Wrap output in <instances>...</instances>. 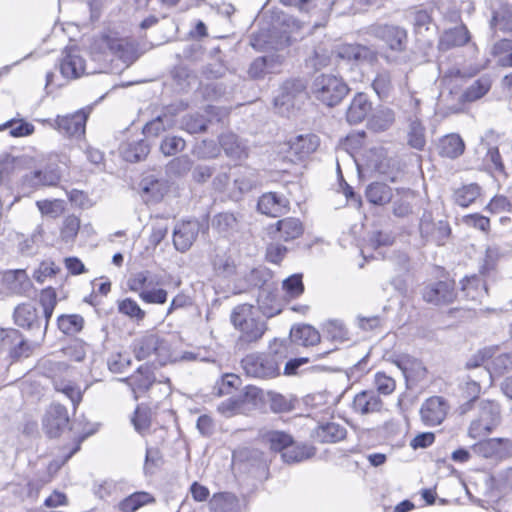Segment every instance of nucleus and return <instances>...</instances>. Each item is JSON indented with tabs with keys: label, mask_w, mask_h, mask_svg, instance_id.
<instances>
[{
	"label": "nucleus",
	"mask_w": 512,
	"mask_h": 512,
	"mask_svg": "<svg viewBox=\"0 0 512 512\" xmlns=\"http://www.w3.org/2000/svg\"><path fill=\"white\" fill-rule=\"evenodd\" d=\"M60 73L68 80L78 79L85 74V60L77 54L76 49L65 51L60 62Z\"/></svg>",
	"instance_id": "22"
},
{
	"label": "nucleus",
	"mask_w": 512,
	"mask_h": 512,
	"mask_svg": "<svg viewBox=\"0 0 512 512\" xmlns=\"http://www.w3.org/2000/svg\"><path fill=\"white\" fill-rule=\"evenodd\" d=\"M154 498L147 492H135L120 501L118 507L122 512H135L145 504L151 503Z\"/></svg>",
	"instance_id": "51"
},
{
	"label": "nucleus",
	"mask_w": 512,
	"mask_h": 512,
	"mask_svg": "<svg viewBox=\"0 0 512 512\" xmlns=\"http://www.w3.org/2000/svg\"><path fill=\"white\" fill-rule=\"evenodd\" d=\"M477 409V418L470 423L468 429V435L473 439L491 433L501 423V410L497 402L480 400Z\"/></svg>",
	"instance_id": "5"
},
{
	"label": "nucleus",
	"mask_w": 512,
	"mask_h": 512,
	"mask_svg": "<svg viewBox=\"0 0 512 512\" xmlns=\"http://www.w3.org/2000/svg\"><path fill=\"white\" fill-rule=\"evenodd\" d=\"M121 381L127 383L135 394L143 393L152 386L155 381V376L151 367L145 364L139 366L133 375L123 378Z\"/></svg>",
	"instance_id": "30"
},
{
	"label": "nucleus",
	"mask_w": 512,
	"mask_h": 512,
	"mask_svg": "<svg viewBox=\"0 0 512 512\" xmlns=\"http://www.w3.org/2000/svg\"><path fill=\"white\" fill-rule=\"evenodd\" d=\"M273 278V272L265 267L258 266L253 268L249 273L245 276V282L249 287L258 288L259 290L270 285V281Z\"/></svg>",
	"instance_id": "48"
},
{
	"label": "nucleus",
	"mask_w": 512,
	"mask_h": 512,
	"mask_svg": "<svg viewBox=\"0 0 512 512\" xmlns=\"http://www.w3.org/2000/svg\"><path fill=\"white\" fill-rule=\"evenodd\" d=\"M42 425L49 438L59 437L69 426L67 408L59 403L51 404L45 413Z\"/></svg>",
	"instance_id": "13"
},
{
	"label": "nucleus",
	"mask_w": 512,
	"mask_h": 512,
	"mask_svg": "<svg viewBox=\"0 0 512 512\" xmlns=\"http://www.w3.org/2000/svg\"><path fill=\"white\" fill-rule=\"evenodd\" d=\"M381 399L376 391L364 390L354 396V412L363 415L377 412L381 409Z\"/></svg>",
	"instance_id": "33"
},
{
	"label": "nucleus",
	"mask_w": 512,
	"mask_h": 512,
	"mask_svg": "<svg viewBox=\"0 0 512 512\" xmlns=\"http://www.w3.org/2000/svg\"><path fill=\"white\" fill-rule=\"evenodd\" d=\"M40 304L43 309V318L42 319V330L47 332L49 321L53 315L54 309L57 305V294L56 291L52 287L45 288L41 291L40 294Z\"/></svg>",
	"instance_id": "45"
},
{
	"label": "nucleus",
	"mask_w": 512,
	"mask_h": 512,
	"mask_svg": "<svg viewBox=\"0 0 512 512\" xmlns=\"http://www.w3.org/2000/svg\"><path fill=\"white\" fill-rule=\"evenodd\" d=\"M164 284L165 281L162 275L152 273L149 270H143L132 274L127 282L129 290L137 293L138 297L140 296V293L145 291L147 288L162 286Z\"/></svg>",
	"instance_id": "25"
},
{
	"label": "nucleus",
	"mask_w": 512,
	"mask_h": 512,
	"mask_svg": "<svg viewBox=\"0 0 512 512\" xmlns=\"http://www.w3.org/2000/svg\"><path fill=\"white\" fill-rule=\"evenodd\" d=\"M211 264L218 277L228 279L236 274V263L227 252L216 253L212 258Z\"/></svg>",
	"instance_id": "40"
},
{
	"label": "nucleus",
	"mask_w": 512,
	"mask_h": 512,
	"mask_svg": "<svg viewBox=\"0 0 512 512\" xmlns=\"http://www.w3.org/2000/svg\"><path fill=\"white\" fill-rule=\"evenodd\" d=\"M230 321L239 332L237 345L240 347L257 343L268 329L267 322L259 315L258 309L248 303L234 307Z\"/></svg>",
	"instance_id": "1"
},
{
	"label": "nucleus",
	"mask_w": 512,
	"mask_h": 512,
	"mask_svg": "<svg viewBox=\"0 0 512 512\" xmlns=\"http://www.w3.org/2000/svg\"><path fill=\"white\" fill-rule=\"evenodd\" d=\"M2 283L14 295H28L33 284L24 269L7 270L3 273Z\"/></svg>",
	"instance_id": "19"
},
{
	"label": "nucleus",
	"mask_w": 512,
	"mask_h": 512,
	"mask_svg": "<svg viewBox=\"0 0 512 512\" xmlns=\"http://www.w3.org/2000/svg\"><path fill=\"white\" fill-rule=\"evenodd\" d=\"M315 448L313 446L296 443L294 440L292 444L283 451L282 459L285 463L293 464L299 463L312 458L315 455Z\"/></svg>",
	"instance_id": "38"
},
{
	"label": "nucleus",
	"mask_w": 512,
	"mask_h": 512,
	"mask_svg": "<svg viewBox=\"0 0 512 512\" xmlns=\"http://www.w3.org/2000/svg\"><path fill=\"white\" fill-rule=\"evenodd\" d=\"M186 147L185 140L180 136L167 135L165 136L160 144V151L165 156H174L179 152H182Z\"/></svg>",
	"instance_id": "62"
},
{
	"label": "nucleus",
	"mask_w": 512,
	"mask_h": 512,
	"mask_svg": "<svg viewBox=\"0 0 512 512\" xmlns=\"http://www.w3.org/2000/svg\"><path fill=\"white\" fill-rule=\"evenodd\" d=\"M284 349H272L267 352H253L241 360V367L248 377L272 379L280 375V365L285 358Z\"/></svg>",
	"instance_id": "2"
},
{
	"label": "nucleus",
	"mask_w": 512,
	"mask_h": 512,
	"mask_svg": "<svg viewBox=\"0 0 512 512\" xmlns=\"http://www.w3.org/2000/svg\"><path fill=\"white\" fill-rule=\"evenodd\" d=\"M205 114L206 116L199 112H194L184 115L180 121L181 129L188 132L189 134L205 132L208 128V124L211 123L214 119L216 121L221 120L224 111L220 107L207 105L205 108Z\"/></svg>",
	"instance_id": "11"
},
{
	"label": "nucleus",
	"mask_w": 512,
	"mask_h": 512,
	"mask_svg": "<svg viewBox=\"0 0 512 512\" xmlns=\"http://www.w3.org/2000/svg\"><path fill=\"white\" fill-rule=\"evenodd\" d=\"M491 55L496 58L498 66L503 68L512 67L510 64H506V59L509 55H512V40L502 38L496 41L491 48Z\"/></svg>",
	"instance_id": "54"
},
{
	"label": "nucleus",
	"mask_w": 512,
	"mask_h": 512,
	"mask_svg": "<svg viewBox=\"0 0 512 512\" xmlns=\"http://www.w3.org/2000/svg\"><path fill=\"white\" fill-rule=\"evenodd\" d=\"M377 35L385 41L390 49L395 51H402L407 44V32L405 29L394 26L384 25L377 29Z\"/></svg>",
	"instance_id": "28"
},
{
	"label": "nucleus",
	"mask_w": 512,
	"mask_h": 512,
	"mask_svg": "<svg viewBox=\"0 0 512 512\" xmlns=\"http://www.w3.org/2000/svg\"><path fill=\"white\" fill-rule=\"evenodd\" d=\"M261 183L259 173L252 167H242L234 178V186L241 193H248Z\"/></svg>",
	"instance_id": "36"
},
{
	"label": "nucleus",
	"mask_w": 512,
	"mask_h": 512,
	"mask_svg": "<svg viewBox=\"0 0 512 512\" xmlns=\"http://www.w3.org/2000/svg\"><path fill=\"white\" fill-rule=\"evenodd\" d=\"M303 232L304 227L302 222L295 217H287L278 220L275 224V233L277 234L275 237L286 242L300 237Z\"/></svg>",
	"instance_id": "34"
},
{
	"label": "nucleus",
	"mask_w": 512,
	"mask_h": 512,
	"mask_svg": "<svg viewBox=\"0 0 512 512\" xmlns=\"http://www.w3.org/2000/svg\"><path fill=\"white\" fill-rule=\"evenodd\" d=\"M193 161L187 155L173 158L166 166V171L174 177L185 176L192 168Z\"/></svg>",
	"instance_id": "60"
},
{
	"label": "nucleus",
	"mask_w": 512,
	"mask_h": 512,
	"mask_svg": "<svg viewBox=\"0 0 512 512\" xmlns=\"http://www.w3.org/2000/svg\"><path fill=\"white\" fill-rule=\"evenodd\" d=\"M322 337L336 344L349 339V329L340 319H329L322 323Z\"/></svg>",
	"instance_id": "35"
},
{
	"label": "nucleus",
	"mask_w": 512,
	"mask_h": 512,
	"mask_svg": "<svg viewBox=\"0 0 512 512\" xmlns=\"http://www.w3.org/2000/svg\"><path fill=\"white\" fill-rule=\"evenodd\" d=\"M150 152V145L145 139L128 140L121 144L120 153L130 163L144 160Z\"/></svg>",
	"instance_id": "31"
},
{
	"label": "nucleus",
	"mask_w": 512,
	"mask_h": 512,
	"mask_svg": "<svg viewBox=\"0 0 512 512\" xmlns=\"http://www.w3.org/2000/svg\"><path fill=\"white\" fill-rule=\"evenodd\" d=\"M440 154L442 156L454 159L464 152V142L457 134L445 136L440 142Z\"/></svg>",
	"instance_id": "47"
},
{
	"label": "nucleus",
	"mask_w": 512,
	"mask_h": 512,
	"mask_svg": "<svg viewBox=\"0 0 512 512\" xmlns=\"http://www.w3.org/2000/svg\"><path fill=\"white\" fill-rule=\"evenodd\" d=\"M351 58V45H340L326 39L314 47L313 54L306 60V65L320 70L329 66L333 59L350 60Z\"/></svg>",
	"instance_id": "6"
},
{
	"label": "nucleus",
	"mask_w": 512,
	"mask_h": 512,
	"mask_svg": "<svg viewBox=\"0 0 512 512\" xmlns=\"http://www.w3.org/2000/svg\"><path fill=\"white\" fill-rule=\"evenodd\" d=\"M419 230L422 238L436 245H443L451 233L449 224L446 221H432L430 214H424L420 220Z\"/></svg>",
	"instance_id": "16"
},
{
	"label": "nucleus",
	"mask_w": 512,
	"mask_h": 512,
	"mask_svg": "<svg viewBox=\"0 0 512 512\" xmlns=\"http://www.w3.org/2000/svg\"><path fill=\"white\" fill-rule=\"evenodd\" d=\"M480 195V187L477 184L465 185L454 193L455 203L461 207H468Z\"/></svg>",
	"instance_id": "59"
},
{
	"label": "nucleus",
	"mask_w": 512,
	"mask_h": 512,
	"mask_svg": "<svg viewBox=\"0 0 512 512\" xmlns=\"http://www.w3.org/2000/svg\"><path fill=\"white\" fill-rule=\"evenodd\" d=\"M13 320L15 325L30 332L39 340L45 338V330H42V317L34 304L25 302L17 305L13 311Z\"/></svg>",
	"instance_id": "7"
},
{
	"label": "nucleus",
	"mask_w": 512,
	"mask_h": 512,
	"mask_svg": "<svg viewBox=\"0 0 512 512\" xmlns=\"http://www.w3.org/2000/svg\"><path fill=\"white\" fill-rule=\"evenodd\" d=\"M290 334L294 342L303 346L316 345L322 337V333L308 324L293 327Z\"/></svg>",
	"instance_id": "39"
},
{
	"label": "nucleus",
	"mask_w": 512,
	"mask_h": 512,
	"mask_svg": "<svg viewBox=\"0 0 512 512\" xmlns=\"http://www.w3.org/2000/svg\"><path fill=\"white\" fill-rule=\"evenodd\" d=\"M132 349L138 360L153 357V364L164 366L172 360V352L169 342L157 333H145L134 339Z\"/></svg>",
	"instance_id": "3"
},
{
	"label": "nucleus",
	"mask_w": 512,
	"mask_h": 512,
	"mask_svg": "<svg viewBox=\"0 0 512 512\" xmlns=\"http://www.w3.org/2000/svg\"><path fill=\"white\" fill-rule=\"evenodd\" d=\"M391 197L390 187L383 183H372L366 189V198L372 204L383 205L389 202Z\"/></svg>",
	"instance_id": "52"
},
{
	"label": "nucleus",
	"mask_w": 512,
	"mask_h": 512,
	"mask_svg": "<svg viewBox=\"0 0 512 512\" xmlns=\"http://www.w3.org/2000/svg\"><path fill=\"white\" fill-rule=\"evenodd\" d=\"M219 144L225 155L232 160H243L248 157L247 145L234 133L220 135Z\"/></svg>",
	"instance_id": "24"
},
{
	"label": "nucleus",
	"mask_w": 512,
	"mask_h": 512,
	"mask_svg": "<svg viewBox=\"0 0 512 512\" xmlns=\"http://www.w3.org/2000/svg\"><path fill=\"white\" fill-rule=\"evenodd\" d=\"M118 311L137 323L142 322L146 316V312L139 304L129 297L118 302Z\"/></svg>",
	"instance_id": "57"
},
{
	"label": "nucleus",
	"mask_w": 512,
	"mask_h": 512,
	"mask_svg": "<svg viewBox=\"0 0 512 512\" xmlns=\"http://www.w3.org/2000/svg\"><path fill=\"white\" fill-rule=\"evenodd\" d=\"M208 229L206 220H183L178 222L173 229V245L181 253L188 251L196 241L200 231Z\"/></svg>",
	"instance_id": "9"
},
{
	"label": "nucleus",
	"mask_w": 512,
	"mask_h": 512,
	"mask_svg": "<svg viewBox=\"0 0 512 512\" xmlns=\"http://www.w3.org/2000/svg\"><path fill=\"white\" fill-rule=\"evenodd\" d=\"M346 429L335 422L319 423L312 432V437L320 443H333L342 440L346 436Z\"/></svg>",
	"instance_id": "27"
},
{
	"label": "nucleus",
	"mask_w": 512,
	"mask_h": 512,
	"mask_svg": "<svg viewBox=\"0 0 512 512\" xmlns=\"http://www.w3.org/2000/svg\"><path fill=\"white\" fill-rule=\"evenodd\" d=\"M410 122L408 131V144L417 150H423L426 145L425 128L419 118L408 120Z\"/></svg>",
	"instance_id": "55"
},
{
	"label": "nucleus",
	"mask_w": 512,
	"mask_h": 512,
	"mask_svg": "<svg viewBox=\"0 0 512 512\" xmlns=\"http://www.w3.org/2000/svg\"><path fill=\"white\" fill-rule=\"evenodd\" d=\"M139 298L145 304L163 305L168 300V292L161 286H153L142 291Z\"/></svg>",
	"instance_id": "61"
},
{
	"label": "nucleus",
	"mask_w": 512,
	"mask_h": 512,
	"mask_svg": "<svg viewBox=\"0 0 512 512\" xmlns=\"http://www.w3.org/2000/svg\"><path fill=\"white\" fill-rule=\"evenodd\" d=\"M319 137L315 134L298 135L289 142L290 152L302 160L316 151Z\"/></svg>",
	"instance_id": "32"
},
{
	"label": "nucleus",
	"mask_w": 512,
	"mask_h": 512,
	"mask_svg": "<svg viewBox=\"0 0 512 512\" xmlns=\"http://www.w3.org/2000/svg\"><path fill=\"white\" fill-rule=\"evenodd\" d=\"M311 91L317 100L333 107L341 102L349 88L341 78L332 74H321L315 77Z\"/></svg>",
	"instance_id": "4"
},
{
	"label": "nucleus",
	"mask_w": 512,
	"mask_h": 512,
	"mask_svg": "<svg viewBox=\"0 0 512 512\" xmlns=\"http://www.w3.org/2000/svg\"><path fill=\"white\" fill-rule=\"evenodd\" d=\"M423 300L434 305L450 304L456 298L454 282L437 281L427 284L422 290Z\"/></svg>",
	"instance_id": "15"
},
{
	"label": "nucleus",
	"mask_w": 512,
	"mask_h": 512,
	"mask_svg": "<svg viewBox=\"0 0 512 512\" xmlns=\"http://www.w3.org/2000/svg\"><path fill=\"white\" fill-rule=\"evenodd\" d=\"M492 36L496 37L497 32L512 35V11L506 8L494 11L490 20Z\"/></svg>",
	"instance_id": "42"
},
{
	"label": "nucleus",
	"mask_w": 512,
	"mask_h": 512,
	"mask_svg": "<svg viewBox=\"0 0 512 512\" xmlns=\"http://www.w3.org/2000/svg\"><path fill=\"white\" fill-rule=\"evenodd\" d=\"M277 298V289L271 285L259 290L257 298L258 309L267 317L277 315L280 313Z\"/></svg>",
	"instance_id": "37"
},
{
	"label": "nucleus",
	"mask_w": 512,
	"mask_h": 512,
	"mask_svg": "<svg viewBox=\"0 0 512 512\" xmlns=\"http://www.w3.org/2000/svg\"><path fill=\"white\" fill-rule=\"evenodd\" d=\"M394 121V111L388 107H380L369 118L368 127L375 132L385 131L392 126Z\"/></svg>",
	"instance_id": "41"
},
{
	"label": "nucleus",
	"mask_w": 512,
	"mask_h": 512,
	"mask_svg": "<svg viewBox=\"0 0 512 512\" xmlns=\"http://www.w3.org/2000/svg\"><path fill=\"white\" fill-rule=\"evenodd\" d=\"M98 46L103 50H108L112 56L121 60L127 67L138 58L136 47L128 38L103 34L98 41Z\"/></svg>",
	"instance_id": "10"
},
{
	"label": "nucleus",
	"mask_w": 512,
	"mask_h": 512,
	"mask_svg": "<svg viewBox=\"0 0 512 512\" xmlns=\"http://www.w3.org/2000/svg\"><path fill=\"white\" fill-rule=\"evenodd\" d=\"M89 117V111L79 109L74 113L66 115H58L52 122L46 120L60 134L79 139L85 135L86 123Z\"/></svg>",
	"instance_id": "8"
},
{
	"label": "nucleus",
	"mask_w": 512,
	"mask_h": 512,
	"mask_svg": "<svg viewBox=\"0 0 512 512\" xmlns=\"http://www.w3.org/2000/svg\"><path fill=\"white\" fill-rule=\"evenodd\" d=\"M470 40V33L465 25H459L454 28L447 29L443 32L439 39L438 47L442 51L460 47Z\"/></svg>",
	"instance_id": "29"
},
{
	"label": "nucleus",
	"mask_w": 512,
	"mask_h": 512,
	"mask_svg": "<svg viewBox=\"0 0 512 512\" xmlns=\"http://www.w3.org/2000/svg\"><path fill=\"white\" fill-rule=\"evenodd\" d=\"M276 61L274 56L265 55L256 58L248 69V74L252 79H263L267 74L272 73Z\"/></svg>",
	"instance_id": "46"
},
{
	"label": "nucleus",
	"mask_w": 512,
	"mask_h": 512,
	"mask_svg": "<svg viewBox=\"0 0 512 512\" xmlns=\"http://www.w3.org/2000/svg\"><path fill=\"white\" fill-rule=\"evenodd\" d=\"M141 189L144 195L150 197L153 202L162 200L166 193L164 182L154 177H147L141 182Z\"/></svg>",
	"instance_id": "53"
},
{
	"label": "nucleus",
	"mask_w": 512,
	"mask_h": 512,
	"mask_svg": "<svg viewBox=\"0 0 512 512\" xmlns=\"http://www.w3.org/2000/svg\"><path fill=\"white\" fill-rule=\"evenodd\" d=\"M449 405L441 396L428 398L421 406V419L427 426H436L446 418Z\"/></svg>",
	"instance_id": "17"
},
{
	"label": "nucleus",
	"mask_w": 512,
	"mask_h": 512,
	"mask_svg": "<svg viewBox=\"0 0 512 512\" xmlns=\"http://www.w3.org/2000/svg\"><path fill=\"white\" fill-rule=\"evenodd\" d=\"M8 130L9 136L21 138L32 135L35 132V126L24 118H12L3 124H0V131Z\"/></svg>",
	"instance_id": "43"
},
{
	"label": "nucleus",
	"mask_w": 512,
	"mask_h": 512,
	"mask_svg": "<svg viewBox=\"0 0 512 512\" xmlns=\"http://www.w3.org/2000/svg\"><path fill=\"white\" fill-rule=\"evenodd\" d=\"M265 401L269 404L271 411L274 413L290 412L294 409V399L281 393L268 391Z\"/></svg>",
	"instance_id": "50"
},
{
	"label": "nucleus",
	"mask_w": 512,
	"mask_h": 512,
	"mask_svg": "<svg viewBox=\"0 0 512 512\" xmlns=\"http://www.w3.org/2000/svg\"><path fill=\"white\" fill-rule=\"evenodd\" d=\"M240 217L239 213L220 212L213 216L211 226L220 236L230 237L238 232Z\"/></svg>",
	"instance_id": "23"
},
{
	"label": "nucleus",
	"mask_w": 512,
	"mask_h": 512,
	"mask_svg": "<svg viewBox=\"0 0 512 512\" xmlns=\"http://www.w3.org/2000/svg\"><path fill=\"white\" fill-rule=\"evenodd\" d=\"M352 136L348 134L344 139H342L336 149L337 157H336V172H337V181L339 188L337 192H342L345 196L346 203L350 199H352V186L345 180L341 167H340V159L345 156L352 157Z\"/></svg>",
	"instance_id": "21"
},
{
	"label": "nucleus",
	"mask_w": 512,
	"mask_h": 512,
	"mask_svg": "<svg viewBox=\"0 0 512 512\" xmlns=\"http://www.w3.org/2000/svg\"><path fill=\"white\" fill-rule=\"evenodd\" d=\"M372 88L380 100H387L393 90L390 73L387 71L378 73L372 82Z\"/></svg>",
	"instance_id": "58"
},
{
	"label": "nucleus",
	"mask_w": 512,
	"mask_h": 512,
	"mask_svg": "<svg viewBox=\"0 0 512 512\" xmlns=\"http://www.w3.org/2000/svg\"><path fill=\"white\" fill-rule=\"evenodd\" d=\"M305 84L301 79L286 80L280 87L279 94L274 98V106L279 113H289L296 102L305 96Z\"/></svg>",
	"instance_id": "12"
},
{
	"label": "nucleus",
	"mask_w": 512,
	"mask_h": 512,
	"mask_svg": "<svg viewBox=\"0 0 512 512\" xmlns=\"http://www.w3.org/2000/svg\"><path fill=\"white\" fill-rule=\"evenodd\" d=\"M265 440L269 443L272 451L280 452L282 455L283 451H286L292 444L293 437L284 431L274 430L265 435Z\"/></svg>",
	"instance_id": "56"
},
{
	"label": "nucleus",
	"mask_w": 512,
	"mask_h": 512,
	"mask_svg": "<svg viewBox=\"0 0 512 512\" xmlns=\"http://www.w3.org/2000/svg\"><path fill=\"white\" fill-rule=\"evenodd\" d=\"M210 512H242L240 499L231 492H218L209 499Z\"/></svg>",
	"instance_id": "26"
},
{
	"label": "nucleus",
	"mask_w": 512,
	"mask_h": 512,
	"mask_svg": "<svg viewBox=\"0 0 512 512\" xmlns=\"http://www.w3.org/2000/svg\"><path fill=\"white\" fill-rule=\"evenodd\" d=\"M282 288L289 297H299L304 292L303 275L301 273L290 275L283 280Z\"/></svg>",
	"instance_id": "63"
},
{
	"label": "nucleus",
	"mask_w": 512,
	"mask_h": 512,
	"mask_svg": "<svg viewBox=\"0 0 512 512\" xmlns=\"http://www.w3.org/2000/svg\"><path fill=\"white\" fill-rule=\"evenodd\" d=\"M472 449L481 457L503 460L512 455V441L508 438H488L474 444Z\"/></svg>",
	"instance_id": "14"
},
{
	"label": "nucleus",
	"mask_w": 512,
	"mask_h": 512,
	"mask_svg": "<svg viewBox=\"0 0 512 512\" xmlns=\"http://www.w3.org/2000/svg\"><path fill=\"white\" fill-rule=\"evenodd\" d=\"M491 88V80L481 77L469 85L463 92L461 99L465 102H474L481 99Z\"/></svg>",
	"instance_id": "49"
},
{
	"label": "nucleus",
	"mask_w": 512,
	"mask_h": 512,
	"mask_svg": "<svg viewBox=\"0 0 512 512\" xmlns=\"http://www.w3.org/2000/svg\"><path fill=\"white\" fill-rule=\"evenodd\" d=\"M240 382L241 380L239 376L233 373H227L223 375L219 381L216 382L214 386L215 394L218 396L230 394L233 389L238 387Z\"/></svg>",
	"instance_id": "64"
},
{
	"label": "nucleus",
	"mask_w": 512,
	"mask_h": 512,
	"mask_svg": "<svg viewBox=\"0 0 512 512\" xmlns=\"http://www.w3.org/2000/svg\"><path fill=\"white\" fill-rule=\"evenodd\" d=\"M289 201L277 192H267L259 197L257 209L260 213L270 217H278L288 209Z\"/></svg>",
	"instance_id": "20"
},
{
	"label": "nucleus",
	"mask_w": 512,
	"mask_h": 512,
	"mask_svg": "<svg viewBox=\"0 0 512 512\" xmlns=\"http://www.w3.org/2000/svg\"><path fill=\"white\" fill-rule=\"evenodd\" d=\"M400 96L396 99V107L405 115L407 120L417 119L421 114V99L417 97L416 91L408 84V77H405L404 84L400 87Z\"/></svg>",
	"instance_id": "18"
},
{
	"label": "nucleus",
	"mask_w": 512,
	"mask_h": 512,
	"mask_svg": "<svg viewBox=\"0 0 512 512\" xmlns=\"http://www.w3.org/2000/svg\"><path fill=\"white\" fill-rule=\"evenodd\" d=\"M84 318L80 314H61L57 317L58 329L67 336H74L82 331Z\"/></svg>",
	"instance_id": "44"
}]
</instances>
